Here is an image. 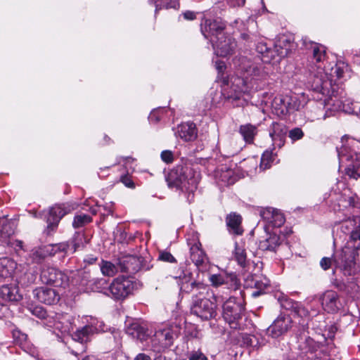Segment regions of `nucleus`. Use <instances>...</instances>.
<instances>
[{
  "instance_id": "obj_1",
  "label": "nucleus",
  "mask_w": 360,
  "mask_h": 360,
  "mask_svg": "<svg viewBox=\"0 0 360 360\" xmlns=\"http://www.w3.org/2000/svg\"><path fill=\"white\" fill-rule=\"evenodd\" d=\"M201 179L200 174L191 164L178 165L168 174L167 181L169 187L193 193Z\"/></svg>"
},
{
  "instance_id": "obj_2",
  "label": "nucleus",
  "mask_w": 360,
  "mask_h": 360,
  "mask_svg": "<svg viewBox=\"0 0 360 360\" xmlns=\"http://www.w3.org/2000/svg\"><path fill=\"white\" fill-rule=\"evenodd\" d=\"M357 143L354 139L345 136L342 138L341 147L337 148L340 160H351L352 162L347 169V174L354 179L360 177V153H356L354 150Z\"/></svg>"
},
{
  "instance_id": "obj_3",
  "label": "nucleus",
  "mask_w": 360,
  "mask_h": 360,
  "mask_svg": "<svg viewBox=\"0 0 360 360\" xmlns=\"http://www.w3.org/2000/svg\"><path fill=\"white\" fill-rule=\"evenodd\" d=\"M330 91H327L329 93ZM332 94L328 95L326 94L325 91H313V98L316 99L321 105L333 106L338 109H342L347 113L353 114L356 112V110L359 109L360 106L358 103L354 102L350 99H345V101H339L337 99L338 91H331Z\"/></svg>"
},
{
  "instance_id": "obj_4",
  "label": "nucleus",
  "mask_w": 360,
  "mask_h": 360,
  "mask_svg": "<svg viewBox=\"0 0 360 360\" xmlns=\"http://www.w3.org/2000/svg\"><path fill=\"white\" fill-rule=\"evenodd\" d=\"M245 311L244 302L240 298L230 297L222 305V316L233 328H237L238 321Z\"/></svg>"
},
{
  "instance_id": "obj_5",
  "label": "nucleus",
  "mask_w": 360,
  "mask_h": 360,
  "mask_svg": "<svg viewBox=\"0 0 360 360\" xmlns=\"http://www.w3.org/2000/svg\"><path fill=\"white\" fill-rule=\"evenodd\" d=\"M356 249L352 245H345L338 250L333 256V262L345 275L350 276L356 270L355 257Z\"/></svg>"
},
{
  "instance_id": "obj_6",
  "label": "nucleus",
  "mask_w": 360,
  "mask_h": 360,
  "mask_svg": "<svg viewBox=\"0 0 360 360\" xmlns=\"http://www.w3.org/2000/svg\"><path fill=\"white\" fill-rule=\"evenodd\" d=\"M211 295L213 301L208 297L205 300L196 299L191 303V313L203 321L214 319L217 314L216 302L218 301V297L214 292H211Z\"/></svg>"
},
{
  "instance_id": "obj_7",
  "label": "nucleus",
  "mask_w": 360,
  "mask_h": 360,
  "mask_svg": "<svg viewBox=\"0 0 360 360\" xmlns=\"http://www.w3.org/2000/svg\"><path fill=\"white\" fill-rule=\"evenodd\" d=\"M297 349L302 353H314L320 349V352L324 351L323 345L316 342L309 337L307 324L304 322L300 323L295 332Z\"/></svg>"
},
{
  "instance_id": "obj_8",
  "label": "nucleus",
  "mask_w": 360,
  "mask_h": 360,
  "mask_svg": "<svg viewBox=\"0 0 360 360\" xmlns=\"http://www.w3.org/2000/svg\"><path fill=\"white\" fill-rule=\"evenodd\" d=\"M344 67L336 65L332 68L330 73V78L327 80H323L321 77L316 76L314 84L311 86V90H336L340 89L343 83Z\"/></svg>"
},
{
  "instance_id": "obj_9",
  "label": "nucleus",
  "mask_w": 360,
  "mask_h": 360,
  "mask_svg": "<svg viewBox=\"0 0 360 360\" xmlns=\"http://www.w3.org/2000/svg\"><path fill=\"white\" fill-rule=\"evenodd\" d=\"M136 283L131 278L119 276L115 278L108 286V294L116 300H122L131 294Z\"/></svg>"
},
{
  "instance_id": "obj_10",
  "label": "nucleus",
  "mask_w": 360,
  "mask_h": 360,
  "mask_svg": "<svg viewBox=\"0 0 360 360\" xmlns=\"http://www.w3.org/2000/svg\"><path fill=\"white\" fill-rule=\"evenodd\" d=\"M226 24L221 19H206L201 24V32L206 39L210 42H213L214 39H218L223 37L225 32Z\"/></svg>"
},
{
  "instance_id": "obj_11",
  "label": "nucleus",
  "mask_w": 360,
  "mask_h": 360,
  "mask_svg": "<svg viewBox=\"0 0 360 360\" xmlns=\"http://www.w3.org/2000/svg\"><path fill=\"white\" fill-rule=\"evenodd\" d=\"M40 278L43 283L56 287H65L68 283L67 275L55 267L46 265L41 271Z\"/></svg>"
},
{
  "instance_id": "obj_12",
  "label": "nucleus",
  "mask_w": 360,
  "mask_h": 360,
  "mask_svg": "<svg viewBox=\"0 0 360 360\" xmlns=\"http://www.w3.org/2000/svg\"><path fill=\"white\" fill-rule=\"evenodd\" d=\"M190 246V257L199 271H205L208 269L210 264L208 258L201 248V244L198 238L188 239Z\"/></svg>"
},
{
  "instance_id": "obj_13",
  "label": "nucleus",
  "mask_w": 360,
  "mask_h": 360,
  "mask_svg": "<svg viewBox=\"0 0 360 360\" xmlns=\"http://www.w3.org/2000/svg\"><path fill=\"white\" fill-rule=\"evenodd\" d=\"M292 321L288 314H281L268 327L266 333L273 338H278L285 334L292 328Z\"/></svg>"
},
{
  "instance_id": "obj_14",
  "label": "nucleus",
  "mask_w": 360,
  "mask_h": 360,
  "mask_svg": "<svg viewBox=\"0 0 360 360\" xmlns=\"http://www.w3.org/2000/svg\"><path fill=\"white\" fill-rule=\"evenodd\" d=\"M212 45L215 54L220 57H226L233 54L237 47L235 39L227 34L218 39H214Z\"/></svg>"
},
{
  "instance_id": "obj_15",
  "label": "nucleus",
  "mask_w": 360,
  "mask_h": 360,
  "mask_svg": "<svg viewBox=\"0 0 360 360\" xmlns=\"http://www.w3.org/2000/svg\"><path fill=\"white\" fill-rule=\"evenodd\" d=\"M81 285L86 287V290L103 292L105 295L108 294V285L107 280L103 278H91L90 274L84 272L81 276Z\"/></svg>"
},
{
  "instance_id": "obj_16",
  "label": "nucleus",
  "mask_w": 360,
  "mask_h": 360,
  "mask_svg": "<svg viewBox=\"0 0 360 360\" xmlns=\"http://www.w3.org/2000/svg\"><path fill=\"white\" fill-rule=\"evenodd\" d=\"M181 290L186 293H191L192 302L196 299H207L209 295L208 287L204 283L195 281L182 283Z\"/></svg>"
},
{
  "instance_id": "obj_17",
  "label": "nucleus",
  "mask_w": 360,
  "mask_h": 360,
  "mask_svg": "<svg viewBox=\"0 0 360 360\" xmlns=\"http://www.w3.org/2000/svg\"><path fill=\"white\" fill-rule=\"evenodd\" d=\"M68 213L66 209L61 205L52 207L49 212L47 217V226L44 233L47 236L51 235L57 229L60 219Z\"/></svg>"
},
{
  "instance_id": "obj_18",
  "label": "nucleus",
  "mask_w": 360,
  "mask_h": 360,
  "mask_svg": "<svg viewBox=\"0 0 360 360\" xmlns=\"http://www.w3.org/2000/svg\"><path fill=\"white\" fill-rule=\"evenodd\" d=\"M209 281L213 287L217 288L222 285H226L228 289L234 291L237 290L240 285L237 276L232 274L226 275L211 274L209 277Z\"/></svg>"
},
{
  "instance_id": "obj_19",
  "label": "nucleus",
  "mask_w": 360,
  "mask_h": 360,
  "mask_svg": "<svg viewBox=\"0 0 360 360\" xmlns=\"http://www.w3.org/2000/svg\"><path fill=\"white\" fill-rule=\"evenodd\" d=\"M260 216L268 226L280 227L285 223L283 214L278 210L272 207H266L260 211Z\"/></svg>"
},
{
  "instance_id": "obj_20",
  "label": "nucleus",
  "mask_w": 360,
  "mask_h": 360,
  "mask_svg": "<svg viewBox=\"0 0 360 360\" xmlns=\"http://www.w3.org/2000/svg\"><path fill=\"white\" fill-rule=\"evenodd\" d=\"M33 294L38 301L46 304H53L60 300L58 293L54 289L47 287L36 288Z\"/></svg>"
},
{
  "instance_id": "obj_21",
  "label": "nucleus",
  "mask_w": 360,
  "mask_h": 360,
  "mask_svg": "<svg viewBox=\"0 0 360 360\" xmlns=\"http://www.w3.org/2000/svg\"><path fill=\"white\" fill-rule=\"evenodd\" d=\"M287 129L284 124L278 122H273L269 129V136L271 138L273 146L282 148L285 141Z\"/></svg>"
},
{
  "instance_id": "obj_22",
  "label": "nucleus",
  "mask_w": 360,
  "mask_h": 360,
  "mask_svg": "<svg viewBox=\"0 0 360 360\" xmlns=\"http://www.w3.org/2000/svg\"><path fill=\"white\" fill-rule=\"evenodd\" d=\"M320 300L323 309L328 313L337 312L340 308L338 295L335 291H326L321 295Z\"/></svg>"
},
{
  "instance_id": "obj_23",
  "label": "nucleus",
  "mask_w": 360,
  "mask_h": 360,
  "mask_svg": "<svg viewBox=\"0 0 360 360\" xmlns=\"http://www.w3.org/2000/svg\"><path fill=\"white\" fill-rule=\"evenodd\" d=\"M20 290L18 282L5 285L0 288V297L5 301L20 302L22 299V295L20 294Z\"/></svg>"
},
{
  "instance_id": "obj_24",
  "label": "nucleus",
  "mask_w": 360,
  "mask_h": 360,
  "mask_svg": "<svg viewBox=\"0 0 360 360\" xmlns=\"http://www.w3.org/2000/svg\"><path fill=\"white\" fill-rule=\"evenodd\" d=\"M233 63L238 67V70L244 72L248 75L252 77H260L262 70L257 66L253 65L246 57L240 56L233 60Z\"/></svg>"
},
{
  "instance_id": "obj_25",
  "label": "nucleus",
  "mask_w": 360,
  "mask_h": 360,
  "mask_svg": "<svg viewBox=\"0 0 360 360\" xmlns=\"http://www.w3.org/2000/svg\"><path fill=\"white\" fill-rule=\"evenodd\" d=\"M283 240V236L278 233L266 232L264 239L259 240V248L263 251L275 252Z\"/></svg>"
},
{
  "instance_id": "obj_26",
  "label": "nucleus",
  "mask_w": 360,
  "mask_h": 360,
  "mask_svg": "<svg viewBox=\"0 0 360 360\" xmlns=\"http://www.w3.org/2000/svg\"><path fill=\"white\" fill-rule=\"evenodd\" d=\"M173 342V333L169 328H160L155 331L153 339L154 345H158L160 348L169 347Z\"/></svg>"
},
{
  "instance_id": "obj_27",
  "label": "nucleus",
  "mask_w": 360,
  "mask_h": 360,
  "mask_svg": "<svg viewBox=\"0 0 360 360\" xmlns=\"http://www.w3.org/2000/svg\"><path fill=\"white\" fill-rule=\"evenodd\" d=\"M177 136L185 141H193L198 136V129L193 122H185L177 128Z\"/></svg>"
},
{
  "instance_id": "obj_28",
  "label": "nucleus",
  "mask_w": 360,
  "mask_h": 360,
  "mask_svg": "<svg viewBox=\"0 0 360 360\" xmlns=\"http://www.w3.org/2000/svg\"><path fill=\"white\" fill-rule=\"evenodd\" d=\"M120 268L122 272L134 274L141 269V264L139 258L129 256L120 262Z\"/></svg>"
},
{
  "instance_id": "obj_29",
  "label": "nucleus",
  "mask_w": 360,
  "mask_h": 360,
  "mask_svg": "<svg viewBox=\"0 0 360 360\" xmlns=\"http://www.w3.org/2000/svg\"><path fill=\"white\" fill-rule=\"evenodd\" d=\"M16 222L5 217H0V242H6L15 233Z\"/></svg>"
},
{
  "instance_id": "obj_30",
  "label": "nucleus",
  "mask_w": 360,
  "mask_h": 360,
  "mask_svg": "<svg viewBox=\"0 0 360 360\" xmlns=\"http://www.w3.org/2000/svg\"><path fill=\"white\" fill-rule=\"evenodd\" d=\"M347 224L353 226L350 233L349 243L356 250L360 249V217H356L352 219L346 221Z\"/></svg>"
},
{
  "instance_id": "obj_31",
  "label": "nucleus",
  "mask_w": 360,
  "mask_h": 360,
  "mask_svg": "<svg viewBox=\"0 0 360 360\" xmlns=\"http://www.w3.org/2000/svg\"><path fill=\"white\" fill-rule=\"evenodd\" d=\"M226 222L230 233L235 235H242L243 229L241 227L242 217L236 212H232L227 215Z\"/></svg>"
},
{
  "instance_id": "obj_32",
  "label": "nucleus",
  "mask_w": 360,
  "mask_h": 360,
  "mask_svg": "<svg viewBox=\"0 0 360 360\" xmlns=\"http://www.w3.org/2000/svg\"><path fill=\"white\" fill-rule=\"evenodd\" d=\"M286 102H288L286 103L287 108L289 109V111L299 110L307 104V98L304 92L295 94L291 91L289 94V99Z\"/></svg>"
},
{
  "instance_id": "obj_33",
  "label": "nucleus",
  "mask_w": 360,
  "mask_h": 360,
  "mask_svg": "<svg viewBox=\"0 0 360 360\" xmlns=\"http://www.w3.org/2000/svg\"><path fill=\"white\" fill-rule=\"evenodd\" d=\"M17 267L16 262L8 257L0 259V278L10 277Z\"/></svg>"
},
{
  "instance_id": "obj_34",
  "label": "nucleus",
  "mask_w": 360,
  "mask_h": 360,
  "mask_svg": "<svg viewBox=\"0 0 360 360\" xmlns=\"http://www.w3.org/2000/svg\"><path fill=\"white\" fill-rule=\"evenodd\" d=\"M275 49L276 52H278V55L281 57H284L288 56L294 49V43L290 38L282 37L275 45Z\"/></svg>"
},
{
  "instance_id": "obj_35",
  "label": "nucleus",
  "mask_w": 360,
  "mask_h": 360,
  "mask_svg": "<svg viewBox=\"0 0 360 360\" xmlns=\"http://www.w3.org/2000/svg\"><path fill=\"white\" fill-rule=\"evenodd\" d=\"M239 133L247 143H252L257 133V127L251 124L240 125Z\"/></svg>"
},
{
  "instance_id": "obj_36",
  "label": "nucleus",
  "mask_w": 360,
  "mask_h": 360,
  "mask_svg": "<svg viewBox=\"0 0 360 360\" xmlns=\"http://www.w3.org/2000/svg\"><path fill=\"white\" fill-rule=\"evenodd\" d=\"M257 51L261 54L264 63H269L275 57V51L267 46L266 42L261 41L256 46Z\"/></svg>"
},
{
  "instance_id": "obj_37",
  "label": "nucleus",
  "mask_w": 360,
  "mask_h": 360,
  "mask_svg": "<svg viewBox=\"0 0 360 360\" xmlns=\"http://www.w3.org/2000/svg\"><path fill=\"white\" fill-rule=\"evenodd\" d=\"M99 266L102 274L105 276L112 277L120 271V262L116 265L111 262L102 260Z\"/></svg>"
},
{
  "instance_id": "obj_38",
  "label": "nucleus",
  "mask_w": 360,
  "mask_h": 360,
  "mask_svg": "<svg viewBox=\"0 0 360 360\" xmlns=\"http://www.w3.org/2000/svg\"><path fill=\"white\" fill-rule=\"evenodd\" d=\"M70 248L69 243H60L57 244H49L43 248L44 257L53 256L58 252H67Z\"/></svg>"
},
{
  "instance_id": "obj_39",
  "label": "nucleus",
  "mask_w": 360,
  "mask_h": 360,
  "mask_svg": "<svg viewBox=\"0 0 360 360\" xmlns=\"http://www.w3.org/2000/svg\"><path fill=\"white\" fill-rule=\"evenodd\" d=\"M127 333L132 337L140 340L141 342L147 338L146 331L144 328L141 327L137 323H133L126 329Z\"/></svg>"
},
{
  "instance_id": "obj_40",
  "label": "nucleus",
  "mask_w": 360,
  "mask_h": 360,
  "mask_svg": "<svg viewBox=\"0 0 360 360\" xmlns=\"http://www.w3.org/2000/svg\"><path fill=\"white\" fill-rule=\"evenodd\" d=\"M86 243L87 240L85 235L82 233L77 232L69 244L70 247H72V252H75L77 250L83 248Z\"/></svg>"
},
{
  "instance_id": "obj_41",
  "label": "nucleus",
  "mask_w": 360,
  "mask_h": 360,
  "mask_svg": "<svg viewBox=\"0 0 360 360\" xmlns=\"http://www.w3.org/2000/svg\"><path fill=\"white\" fill-rule=\"evenodd\" d=\"M95 328L91 326H85L79 330H77L73 335V339L78 342H83L86 340L88 335L93 333Z\"/></svg>"
},
{
  "instance_id": "obj_42",
  "label": "nucleus",
  "mask_w": 360,
  "mask_h": 360,
  "mask_svg": "<svg viewBox=\"0 0 360 360\" xmlns=\"http://www.w3.org/2000/svg\"><path fill=\"white\" fill-rule=\"evenodd\" d=\"M92 220V218L91 216L85 214H77L75 216L73 221H72V226L75 229H79L81 228L88 224H89Z\"/></svg>"
},
{
  "instance_id": "obj_43",
  "label": "nucleus",
  "mask_w": 360,
  "mask_h": 360,
  "mask_svg": "<svg viewBox=\"0 0 360 360\" xmlns=\"http://www.w3.org/2000/svg\"><path fill=\"white\" fill-rule=\"evenodd\" d=\"M231 82L232 84L231 88L232 89H242L243 87L252 88V86L249 85L247 76L243 77L238 76H233L231 78Z\"/></svg>"
},
{
  "instance_id": "obj_44",
  "label": "nucleus",
  "mask_w": 360,
  "mask_h": 360,
  "mask_svg": "<svg viewBox=\"0 0 360 360\" xmlns=\"http://www.w3.org/2000/svg\"><path fill=\"white\" fill-rule=\"evenodd\" d=\"M234 257L237 261L238 264L245 267L246 265V252L245 250L240 247L237 243L235 244Z\"/></svg>"
},
{
  "instance_id": "obj_45",
  "label": "nucleus",
  "mask_w": 360,
  "mask_h": 360,
  "mask_svg": "<svg viewBox=\"0 0 360 360\" xmlns=\"http://www.w3.org/2000/svg\"><path fill=\"white\" fill-rule=\"evenodd\" d=\"M274 160L275 157L272 151H264L261 158L260 168L262 169H269Z\"/></svg>"
},
{
  "instance_id": "obj_46",
  "label": "nucleus",
  "mask_w": 360,
  "mask_h": 360,
  "mask_svg": "<svg viewBox=\"0 0 360 360\" xmlns=\"http://www.w3.org/2000/svg\"><path fill=\"white\" fill-rule=\"evenodd\" d=\"M155 4V11H158L162 8H174L178 9L179 7V3L178 0H159Z\"/></svg>"
},
{
  "instance_id": "obj_47",
  "label": "nucleus",
  "mask_w": 360,
  "mask_h": 360,
  "mask_svg": "<svg viewBox=\"0 0 360 360\" xmlns=\"http://www.w3.org/2000/svg\"><path fill=\"white\" fill-rule=\"evenodd\" d=\"M243 91H216L215 96L217 93H219L220 97H223L225 101H229L231 103H233L234 101H236L240 98L242 96V93Z\"/></svg>"
},
{
  "instance_id": "obj_48",
  "label": "nucleus",
  "mask_w": 360,
  "mask_h": 360,
  "mask_svg": "<svg viewBox=\"0 0 360 360\" xmlns=\"http://www.w3.org/2000/svg\"><path fill=\"white\" fill-rule=\"evenodd\" d=\"M313 59L316 63H321L325 58V49L323 46L313 44Z\"/></svg>"
},
{
  "instance_id": "obj_49",
  "label": "nucleus",
  "mask_w": 360,
  "mask_h": 360,
  "mask_svg": "<svg viewBox=\"0 0 360 360\" xmlns=\"http://www.w3.org/2000/svg\"><path fill=\"white\" fill-rule=\"evenodd\" d=\"M304 135L303 131L299 127L292 129L288 134V136L292 142L302 139Z\"/></svg>"
},
{
  "instance_id": "obj_50",
  "label": "nucleus",
  "mask_w": 360,
  "mask_h": 360,
  "mask_svg": "<svg viewBox=\"0 0 360 360\" xmlns=\"http://www.w3.org/2000/svg\"><path fill=\"white\" fill-rule=\"evenodd\" d=\"M333 285L336 288H338L339 290L341 291H345L347 294L352 295L354 291H356L359 288L358 285H354V289L349 288L348 286H347L345 283L338 281V280H335L333 282Z\"/></svg>"
},
{
  "instance_id": "obj_51",
  "label": "nucleus",
  "mask_w": 360,
  "mask_h": 360,
  "mask_svg": "<svg viewBox=\"0 0 360 360\" xmlns=\"http://www.w3.org/2000/svg\"><path fill=\"white\" fill-rule=\"evenodd\" d=\"M163 110L162 108L153 110L148 116L150 122L153 124L158 123L162 117Z\"/></svg>"
},
{
  "instance_id": "obj_52",
  "label": "nucleus",
  "mask_w": 360,
  "mask_h": 360,
  "mask_svg": "<svg viewBox=\"0 0 360 360\" xmlns=\"http://www.w3.org/2000/svg\"><path fill=\"white\" fill-rule=\"evenodd\" d=\"M29 310L33 315L41 319H44L47 316L46 311L41 306H36L33 308H30Z\"/></svg>"
},
{
  "instance_id": "obj_53",
  "label": "nucleus",
  "mask_w": 360,
  "mask_h": 360,
  "mask_svg": "<svg viewBox=\"0 0 360 360\" xmlns=\"http://www.w3.org/2000/svg\"><path fill=\"white\" fill-rule=\"evenodd\" d=\"M289 99V95H286L285 96H280L279 98H276L274 99V103L276 105H281V112H289V109L287 108V102L286 101H288Z\"/></svg>"
},
{
  "instance_id": "obj_54",
  "label": "nucleus",
  "mask_w": 360,
  "mask_h": 360,
  "mask_svg": "<svg viewBox=\"0 0 360 360\" xmlns=\"http://www.w3.org/2000/svg\"><path fill=\"white\" fill-rule=\"evenodd\" d=\"M158 259L161 261L169 262V263H175L176 262V259L173 257V255L167 251H162L159 254Z\"/></svg>"
},
{
  "instance_id": "obj_55",
  "label": "nucleus",
  "mask_w": 360,
  "mask_h": 360,
  "mask_svg": "<svg viewBox=\"0 0 360 360\" xmlns=\"http://www.w3.org/2000/svg\"><path fill=\"white\" fill-rule=\"evenodd\" d=\"M160 157L162 160L167 164H170L174 161V154L169 150L162 151Z\"/></svg>"
},
{
  "instance_id": "obj_56",
  "label": "nucleus",
  "mask_w": 360,
  "mask_h": 360,
  "mask_svg": "<svg viewBox=\"0 0 360 360\" xmlns=\"http://www.w3.org/2000/svg\"><path fill=\"white\" fill-rule=\"evenodd\" d=\"M293 311L300 316H305L308 314V311L301 306L299 302H291Z\"/></svg>"
},
{
  "instance_id": "obj_57",
  "label": "nucleus",
  "mask_w": 360,
  "mask_h": 360,
  "mask_svg": "<svg viewBox=\"0 0 360 360\" xmlns=\"http://www.w3.org/2000/svg\"><path fill=\"white\" fill-rule=\"evenodd\" d=\"M188 360H207L206 356L200 351H192L188 355Z\"/></svg>"
},
{
  "instance_id": "obj_58",
  "label": "nucleus",
  "mask_w": 360,
  "mask_h": 360,
  "mask_svg": "<svg viewBox=\"0 0 360 360\" xmlns=\"http://www.w3.org/2000/svg\"><path fill=\"white\" fill-rule=\"evenodd\" d=\"M306 360H333L323 351L312 357H308Z\"/></svg>"
},
{
  "instance_id": "obj_59",
  "label": "nucleus",
  "mask_w": 360,
  "mask_h": 360,
  "mask_svg": "<svg viewBox=\"0 0 360 360\" xmlns=\"http://www.w3.org/2000/svg\"><path fill=\"white\" fill-rule=\"evenodd\" d=\"M121 182L124 184L127 187L134 188L135 187L134 183L130 176L124 175L121 176Z\"/></svg>"
},
{
  "instance_id": "obj_60",
  "label": "nucleus",
  "mask_w": 360,
  "mask_h": 360,
  "mask_svg": "<svg viewBox=\"0 0 360 360\" xmlns=\"http://www.w3.org/2000/svg\"><path fill=\"white\" fill-rule=\"evenodd\" d=\"M331 259L329 257H323L320 262V265L323 270L328 269L331 266Z\"/></svg>"
},
{
  "instance_id": "obj_61",
  "label": "nucleus",
  "mask_w": 360,
  "mask_h": 360,
  "mask_svg": "<svg viewBox=\"0 0 360 360\" xmlns=\"http://www.w3.org/2000/svg\"><path fill=\"white\" fill-rule=\"evenodd\" d=\"M24 351L27 352L29 354H30L32 356H37L38 355V351L37 349L34 347L33 345H27L26 346V349L24 348Z\"/></svg>"
},
{
  "instance_id": "obj_62",
  "label": "nucleus",
  "mask_w": 360,
  "mask_h": 360,
  "mask_svg": "<svg viewBox=\"0 0 360 360\" xmlns=\"http://www.w3.org/2000/svg\"><path fill=\"white\" fill-rule=\"evenodd\" d=\"M290 302H295L294 301L290 300V299H284L281 301V306L286 309L287 310H292L293 307H292V303Z\"/></svg>"
},
{
  "instance_id": "obj_63",
  "label": "nucleus",
  "mask_w": 360,
  "mask_h": 360,
  "mask_svg": "<svg viewBox=\"0 0 360 360\" xmlns=\"http://www.w3.org/2000/svg\"><path fill=\"white\" fill-rule=\"evenodd\" d=\"M255 285V288L256 289H258V290L264 291L267 288L269 284L267 283H264L262 281H257H257H255V285Z\"/></svg>"
},
{
  "instance_id": "obj_64",
  "label": "nucleus",
  "mask_w": 360,
  "mask_h": 360,
  "mask_svg": "<svg viewBox=\"0 0 360 360\" xmlns=\"http://www.w3.org/2000/svg\"><path fill=\"white\" fill-rule=\"evenodd\" d=\"M98 260V257L93 255H89L86 256V257L84 259V262L90 265L94 264Z\"/></svg>"
}]
</instances>
